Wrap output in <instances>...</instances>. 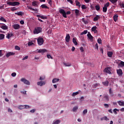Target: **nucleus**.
Listing matches in <instances>:
<instances>
[{
	"label": "nucleus",
	"instance_id": "49",
	"mask_svg": "<svg viewBox=\"0 0 124 124\" xmlns=\"http://www.w3.org/2000/svg\"><path fill=\"white\" fill-rule=\"evenodd\" d=\"M32 5L33 6H37V4H36V2H32Z\"/></svg>",
	"mask_w": 124,
	"mask_h": 124
},
{
	"label": "nucleus",
	"instance_id": "46",
	"mask_svg": "<svg viewBox=\"0 0 124 124\" xmlns=\"http://www.w3.org/2000/svg\"><path fill=\"white\" fill-rule=\"evenodd\" d=\"M81 8L82 9H87V6H86V5H82L81 6Z\"/></svg>",
	"mask_w": 124,
	"mask_h": 124
},
{
	"label": "nucleus",
	"instance_id": "33",
	"mask_svg": "<svg viewBox=\"0 0 124 124\" xmlns=\"http://www.w3.org/2000/svg\"><path fill=\"white\" fill-rule=\"evenodd\" d=\"M79 12H80V11L78 9H76L75 10V14L76 16H79Z\"/></svg>",
	"mask_w": 124,
	"mask_h": 124
},
{
	"label": "nucleus",
	"instance_id": "19",
	"mask_svg": "<svg viewBox=\"0 0 124 124\" xmlns=\"http://www.w3.org/2000/svg\"><path fill=\"white\" fill-rule=\"evenodd\" d=\"M100 18V16L98 15H97L95 17L93 18V21L96 22V21H98V19Z\"/></svg>",
	"mask_w": 124,
	"mask_h": 124
},
{
	"label": "nucleus",
	"instance_id": "7",
	"mask_svg": "<svg viewBox=\"0 0 124 124\" xmlns=\"http://www.w3.org/2000/svg\"><path fill=\"white\" fill-rule=\"evenodd\" d=\"M20 81L23 82L24 84H25V85H31V82L29 80L26 79V78H22L20 79Z\"/></svg>",
	"mask_w": 124,
	"mask_h": 124
},
{
	"label": "nucleus",
	"instance_id": "23",
	"mask_svg": "<svg viewBox=\"0 0 124 124\" xmlns=\"http://www.w3.org/2000/svg\"><path fill=\"white\" fill-rule=\"evenodd\" d=\"M12 36H13V33H8L7 34V35L6 36L7 38H8V39H10L11 37H12Z\"/></svg>",
	"mask_w": 124,
	"mask_h": 124
},
{
	"label": "nucleus",
	"instance_id": "34",
	"mask_svg": "<svg viewBox=\"0 0 124 124\" xmlns=\"http://www.w3.org/2000/svg\"><path fill=\"white\" fill-rule=\"evenodd\" d=\"M63 64H64V65H65V66H71V63L63 62Z\"/></svg>",
	"mask_w": 124,
	"mask_h": 124
},
{
	"label": "nucleus",
	"instance_id": "6",
	"mask_svg": "<svg viewBox=\"0 0 124 124\" xmlns=\"http://www.w3.org/2000/svg\"><path fill=\"white\" fill-rule=\"evenodd\" d=\"M109 5H110V2H108L105 5L104 7L103 8V12L105 13L107 12V7H108Z\"/></svg>",
	"mask_w": 124,
	"mask_h": 124
},
{
	"label": "nucleus",
	"instance_id": "15",
	"mask_svg": "<svg viewBox=\"0 0 124 124\" xmlns=\"http://www.w3.org/2000/svg\"><path fill=\"white\" fill-rule=\"evenodd\" d=\"M38 86H40V87H42L43 85H45V82L44 81H40L37 82Z\"/></svg>",
	"mask_w": 124,
	"mask_h": 124
},
{
	"label": "nucleus",
	"instance_id": "29",
	"mask_svg": "<svg viewBox=\"0 0 124 124\" xmlns=\"http://www.w3.org/2000/svg\"><path fill=\"white\" fill-rule=\"evenodd\" d=\"M95 8L96 10H97V11H99V10H100V6H99V5H96L95 6Z\"/></svg>",
	"mask_w": 124,
	"mask_h": 124
},
{
	"label": "nucleus",
	"instance_id": "43",
	"mask_svg": "<svg viewBox=\"0 0 124 124\" xmlns=\"http://www.w3.org/2000/svg\"><path fill=\"white\" fill-rule=\"evenodd\" d=\"M61 123V121L57 120L53 123V124H59Z\"/></svg>",
	"mask_w": 124,
	"mask_h": 124
},
{
	"label": "nucleus",
	"instance_id": "8",
	"mask_svg": "<svg viewBox=\"0 0 124 124\" xmlns=\"http://www.w3.org/2000/svg\"><path fill=\"white\" fill-rule=\"evenodd\" d=\"M12 27L14 29V30H19L20 27V25L18 24H14L12 26Z\"/></svg>",
	"mask_w": 124,
	"mask_h": 124
},
{
	"label": "nucleus",
	"instance_id": "47",
	"mask_svg": "<svg viewBox=\"0 0 124 124\" xmlns=\"http://www.w3.org/2000/svg\"><path fill=\"white\" fill-rule=\"evenodd\" d=\"M95 49H96L97 50H98V44L96 43L94 46Z\"/></svg>",
	"mask_w": 124,
	"mask_h": 124
},
{
	"label": "nucleus",
	"instance_id": "14",
	"mask_svg": "<svg viewBox=\"0 0 124 124\" xmlns=\"http://www.w3.org/2000/svg\"><path fill=\"white\" fill-rule=\"evenodd\" d=\"M73 43L76 46L78 45V43L77 42V39L76 38V37H74L73 38Z\"/></svg>",
	"mask_w": 124,
	"mask_h": 124
},
{
	"label": "nucleus",
	"instance_id": "11",
	"mask_svg": "<svg viewBox=\"0 0 124 124\" xmlns=\"http://www.w3.org/2000/svg\"><path fill=\"white\" fill-rule=\"evenodd\" d=\"M47 52V49H40L38 51V53H41V54H44Z\"/></svg>",
	"mask_w": 124,
	"mask_h": 124
},
{
	"label": "nucleus",
	"instance_id": "50",
	"mask_svg": "<svg viewBox=\"0 0 124 124\" xmlns=\"http://www.w3.org/2000/svg\"><path fill=\"white\" fill-rule=\"evenodd\" d=\"M28 59H29V56H26L22 59V61H25V60H28Z\"/></svg>",
	"mask_w": 124,
	"mask_h": 124
},
{
	"label": "nucleus",
	"instance_id": "31",
	"mask_svg": "<svg viewBox=\"0 0 124 124\" xmlns=\"http://www.w3.org/2000/svg\"><path fill=\"white\" fill-rule=\"evenodd\" d=\"M16 15H18V16H23V13L21 12H19L15 13Z\"/></svg>",
	"mask_w": 124,
	"mask_h": 124
},
{
	"label": "nucleus",
	"instance_id": "12",
	"mask_svg": "<svg viewBox=\"0 0 124 124\" xmlns=\"http://www.w3.org/2000/svg\"><path fill=\"white\" fill-rule=\"evenodd\" d=\"M14 55H15V53L10 52L6 54V58H9L10 56H14Z\"/></svg>",
	"mask_w": 124,
	"mask_h": 124
},
{
	"label": "nucleus",
	"instance_id": "39",
	"mask_svg": "<svg viewBox=\"0 0 124 124\" xmlns=\"http://www.w3.org/2000/svg\"><path fill=\"white\" fill-rule=\"evenodd\" d=\"M15 50H18V51H20V50H21L20 46H15Z\"/></svg>",
	"mask_w": 124,
	"mask_h": 124
},
{
	"label": "nucleus",
	"instance_id": "41",
	"mask_svg": "<svg viewBox=\"0 0 124 124\" xmlns=\"http://www.w3.org/2000/svg\"><path fill=\"white\" fill-rule=\"evenodd\" d=\"M97 42L99 43V44H101L102 43V40L100 38H99L97 40Z\"/></svg>",
	"mask_w": 124,
	"mask_h": 124
},
{
	"label": "nucleus",
	"instance_id": "22",
	"mask_svg": "<svg viewBox=\"0 0 124 124\" xmlns=\"http://www.w3.org/2000/svg\"><path fill=\"white\" fill-rule=\"evenodd\" d=\"M109 1L114 5H116V4H117V1H118V0H109Z\"/></svg>",
	"mask_w": 124,
	"mask_h": 124
},
{
	"label": "nucleus",
	"instance_id": "10",
	"mask_svg": "<svg viewBox=\"0 0 124 124\" xmlns=\"http://www.w3.org/2000/svg\"><path fill=\"white\" fill-rule=\"evenodd\" d=\"M117 73L119 76H122L123 75V71L121 69L117 70Z\"/></svg>",
	"mask_w": 124,
	"mask_h": 124
},
{
	"label": "nucleus",
	"instance_id": "13",
	"mask_svg": "<svg viewBox=\"0 0 124 124\" xmlns=\"http://www.w3.org/2000/svg\"><path fill=\"white\" fill-rule=\"evenodd\" d=\"M87 36L90 40H93V37L92 35V34H91V33L90 32H88Z\"/></svg>",
	"mask_w": 124,
	"mask_h": 124
},
{
	"label": "nucleus",
	"instance_id": "3",
	"mask_svg": "<svg viewBox=\"0 0 124 124\" xmlns=\"http://www.w3.org/2000/svg\"><path fill=\"white\" fill-rule=\"evenodd\" d=\"M42 31V28L41 27H36L33 31L34 34H38V33H40Z\"/></svg>",
	"mask_w": 124,
	"mask_h": 124
},
{
	"label": "nucleus",
	"instance_id": "36",
	"mask_svg": "<svg viewBox=\"0 0 124 124\" xmlns=\"http://www.w3.org/2000/svg\"><path fill=\"white\" fill-rule=\"evenodd\" d=\"M42 8H44V9H47L48 6H46L45 4H42L41 6Z\"/></svg>",
	"mask_w": 124,
	"mask_h": 124
},
{
	"label": "nucleus",
	"instance_id": "63",
	"mask_svg": "<svg viewBox=\"0 0 124 124\" xmlns=\"http://www.w3.org/2000/svg\"><path fill=\"white\" fill-rule=\"evenodd\" d=\"M48 3L50 5H52V0H48Z\"/></svg>",
	"mask_w": 124,
	"mask_h": 124
},
{
	"label": "nucleus",
	"instance_id": "42",
	"mask_svg": "<svg viewBox=\"0 0 124 124\" xmlns=\"http://www.w3.org/2000/svg\"><path fill=\"white\" fill-rule=\"evenodd\" d=\"M87 113H88V109H85L83 110L82 114L83 115H86V114H87Z\"/></svg>",
	"mask_w": 124,
	"mask_h": 124
},
{
	"label": "nucleus",
	"instance_id": "59",
	"mask_svg": "<svg viewBox=\"0 0 124 124\" xmlns=\"http://www.w3.org/2000/svg\"><path fill=\"white\" fill-rule=\"evenodd\" d=\"M109 94H112L113 93V92H112V89H111V88H110L109 90Z\"/></svg>",
	"mask_w": 124,
	"mask_h": 124
},
{
	"label": "nucleus",
	"instance_id": "16",
	"mask_svg": "<svg viewBox=\"0 0 124 124\" xmlns=\"http://www.w3.org/2000/svg\"><path fill=\"white\" fill-rule=\"evenodd\" d=\"M103 99L105 101H109V96L108 95H106L104 96Z\"/></svg>",
	"mask_w": 124,
	"mask_h": 124
},
{
	"label": "nucleus",
	"instance_id": "35",
	"mask_svg": "<svg viewBox=\"0 0 124 124\" xmlns=\"http://www.w3.org/2000/svg\"><path fill=\"white\" fill-rule=\"evenodd\" d=\"M97 29V27L96 26H93L92 28V31H95Z\"/></svg>",
	"mask_w": 124,
	"mask_h": 124
},
{
	"label": "nucleus",
	"instance_id": "37",
	"mask_svg": "<svg viewBox=\"0 0 124 124\" xmlns=\"http://www.w3.org/2000/svg\"><path fill=\"white\" fill-rule=\"evenodd\" d=\"M75 2L77 6H81V5L80 4V2H79L78 0H76Z\"/></svg>",
	"mask_w": 124,
	"mask_h": 124
},
{
	"label": "nucleus",
	"instance_id": "64",
	"mask_svg": "<svg viewBox=\"0 0 124 124\" xmlns=\"http://www.w3.org/2000/svg\"><path fill=\"white\" fill-rule=\"evenodd\" d=\"M31 113H34L35 112V109H31L30 110Z\"/></svg>",
	"mask_w": 124,
	"mask_h": 124
},
{
	"label": "nucleus",
	"instance_id": "2",
	"mask_svg": "<svg viewBox=\"0 0 124 124\" xmlns=\"http://www.w3.org/2000/svg\"><path fill=\"white\" fill-rule=\"evenodd\" d=\"M7 4L8 5H11V6H16L20 5V2L18 1H15V2L9 1V2H7Z\"/></svg>",
	"mask_w": 124,
	"mask_h": 124
},
{
	"label": "nucleus",
	"instance_id": "60",
	"mask_svg": "<svg viewBox=\"0 0 124 124\" xmlns=\"http://www.w3.org/2000/svg\"><path fill=\"white\" fill-rule=\"evenodd\" d=\"M85 2H86V3H89V2H90V1H91V0H83Z\"/></svg>",
	"mask_w": 124,
	"mask_h": 124
},
{
	"label": "nucleus",
	"instance_id": "26",
	"mask_svg": "<svg viewBox=\"0 0 124 124\" xmlns=\"http://www.w3.org/2000/svg\"><path fill=\"white\" fill-rule=\"evenodd\" d=\"M79 92H80V91H78V92L73 93H72V96H73V97H74L75 96H76L77 94H79Z\"/></svg>",
	"mask_w": 124,
	"mask_h": 124
},
{
	"label": "nucleus",
	"instance_id": "58",
	"mask_svg": "<svg viewBox=\"0 0 124 124\" xmlns=\"http://www.w3.org/2000/svg\"><path fill=\"white\" fill-rule=\"evenodd\" d=\"M79 49L81 52H84V48H83V46H81Z\"/></svg>",
	"mask_w": 124,
	"mask_h": 124
},
{
	"label": "nucleus",
	"instance_id": "53",
	"mask_svg": "<svg viewBox=\"0 0 124 124\" xmlns=\"http://www.w3.org/2000/svg\"><path fill=\"white\" fill-rule=\"evenodd\" d=\"M46 56H47V58L48 59H53V57H52V56H51V55L47 54Z\"/></svg>",
	"mask_w": 124,
	"mask_h": 124
},
{
	"label": "nucleus",
	"instance_id": "44",
	"mask_svg": "<svg viewBox=\"0 0 124 124\" xmlns=\"http://www.w3.org/2000/svg\"><path fill=\"white\" fill-rule=\"evenodd\" d=\"M31 107L30 106L24 105V109H30Z\"/></svg>",
	"mask_w": 124,
	"mask_h": 124
},
{
	"label": "nucleus",
	"instance_id": "20",
	"mask_svg": "<svg viewBox=\"0 0 124 124\" xmlns=\"http://www.w3.org/2000/svg\"><path fill=\"white\" fill-rule=\"evenodd\" d=\"M60 81V79L59 78H53L52 79V83L53 84H55V83H57V82H59Z\"/></svg>",
	"mask_w": 124,
	"mask_h": 124
},
{
	"label": "nucleus",
	"instance_id": "27",
	"mask_svg": "<svg viewBox=\"0 0 124 124\" xmlns=\"http://www.w3.org/2000/svg\"><path fill=\"white\" fill-rule=\"evenodd\" d=\"M73 111L76 112L78 110V106H76L73 108Z\"/></svg>",
	"mask_w": 124,
	"mask_h": 124
},
{
	"label": "nucleus",
	"instance_id": "1",
	"mask_svg": "<svg viewBox=\"0 0 124 124\" xmlns=\"http://www.w3.org/2000/svg\"><path fill=\"white\" fill-rule=\"evenodd\" d=\"M60 14H62V16L64 17V18H67V16L66 15H70L71 14V12L67 11L65 12V11L63 9H60L59 11Z\"/></svg>",
	"mask_w": 124,
	"mask_h": 124
},
{
	"label": "nucleus",
	"instance_id": "30",
	"mask_svg": "<svg viewBox=\"0 0 124 124\" xmlns=\"http://www.w3.org/2000/svg\"><path fill=\"white\" fill-rule=\"evenodd\" d=\"M29 8L30 9V10H32V11H35V12H38V9H35L31 8V7H30Z\"/></svg>",
	"mask_w": 124,
	"mask_h": 124
},
{
	"label": "nucleus",
	"instance_id": "57",
	"mask_svg": "<svg viewBox=\"0 0 124 124\" xmlns=\"http://www.w3.org/2000/svg\"><path fill=\"white\" fill-rule=\"evenodd\" d=\"M11 11H16V10H17L16 8H15V7H14L12 9H11Z\"/></svg>",
	"mask_w": 124,
	"mask_h": 124
},
{
	"label": "nucleus",
	"instance_id": "45",
	"mask_svg": "<svg viewBox=\"0 0 124 124\" xmlns=\"http://www.w3.org/2000/svg\"><path fill=\"white\" fill-rule=\"evenodd\" d=\"M87 33H88V30H85L84 31H83L81 34V35H83V34H87Z\"/></svg>",
	"mask_w": 124,
	"mask_h": 124
},
{
	"label": "nucleus",
	"instance_id": "52",
	"mask_svg": "<svg viewBox=\"0 0 124 124\" xmlns=\"http://www.w3.org/2000/svg\"><path fill=\"white\" fill-rule=\"evenodd\" d=\"M118 111V109L117 108H115L113 109V112L115 115H117V111Z\"/></svg>",
	"mask_w": 124,
	"mask_h": 124
},
{
	"label": "nucleus",
	"instance_id": "56",
	"mask_svg": "<svg viewBox=\"0 0 124 124\" xmlns=\"http://www.w3.org/2000/svg\"><path fill=\"white\" fill-rule=\"evenodd\" d=\"M97 86H98V84L97 83H96L93 86V88L94 89H95L97 87Z\"/></svg>",
	"mask_w": 124,
	"mask_h": 124
},
{
	"label": "nucleus",
	"instance_id": "28",
	"mask_svg": "<svg viewBox=\"0 0 124 124\" xmlns=\"http://www.w3.org/2000/svg\"><path fill=\"white\" fill-rule=\"evenodd\" d=\"M108 56L109 57V58L112 57V56H113V52L111 51L108 52Z\"/></svg>",
	"mask_w": 124,
	"mask_h": 124
},
{
	"label": "nucleus",
	"instance_id": "18",
	"mask_svg": "<svg viewBox=\"0 0 124 124\" xmlns=\"http://www.w3.org/2000/svg\"><path fill=\"white\" fill-rule=\"evenodd\" d=\"M3 25L2 26H1V29H2V30H7L8 29V27H7V26L5 25L4 24H3Z\"/></svg>",
	"mask_w": 124,
	"mask_h": 124
},
{
	"label": "nucleus",
	"instance_id": "51",
	"mask_svg": "<svg viewBox=\"0 0 124 124\" xmlns=\"http://www.w3.org/2000/svg\"><path fill=\"white\" fill-rule=\"evenodd\" d=\"M41 19H43V20H46V19H47V17L41 16Z\"/></svg>",
	"mask_w": 124,
	"mask_h": 124
},
{
	"label": "nucleus",
	"instance_id": "9",
	"mask_svg": "<svg viewBox=\"0 0 124 124\" xmlns=\"http://www.w3.org/2000/svg\"><path fill=\"white\" fill-rule=\"evenodd\" d=\"M65 41L67 43L70 41V35L69 34H67L65 37Z\"/></svg>",
	"mask_w": 124,
	"mask_h": 124
},
{
	"label": "nucleus",
	"instance_id": "40",
	"mask_svg": "<svg viewBox=\"0 0 124 124\" xmlns=\"http://www.w3.org/2000/svg\"><path fill=\"white\" fill-rule=\"evenodd\" d=\"M0 21H2V22H6V20H5V19H4V17H1L0 18Z\"/></svg>",
	"mask_w": 124,
	"mask_h": 124
},
{
	"label": "nucleus",
	"instance_id": "55",
	"mask_svg": "<svg viewBox=\"0 0 124 124\" xmlns=\"http://www.w3.org/2000/svg\"><path fill=\"white\" fill-rule=\"evenodd\" d=\"M11 75H12V77H15L16 75V73H12Z\"/></svg>",
	"mask_w": 124,
	"mask_h": 124
},
{
	"label": "nucleus",
	"instance_id": "61",
	"mask_svg": "<svg viewBox=\"0 0 124 124\" xmlns=\"http://www.w3.org/2000/svg\"><path fill=\"white\" fill-rule=\"evenodd\" d=\"M20 23L21 24V25H24V24H25V22L23 20H21L20 21Z\"/></svg>",
	"mask_w": 124,
	"mask_h": 124
},
{
	"label": "nucleus",
	"instance_id": "4",
	"mask_svg": "<svg viewBox=\"0 0 124 124\" xmlns=\"http://www.w3.org/2000/svg\"><path fill=\"white\" fill-rule=\"evenodd\" d=\"M104 73H107V74L111 75L112 72H111V67H108L104 69Z\"/></svg>",
	"mask_w": 124,
	"mask_h": 124
},
{
	"label": "nucleus",
	"instance_id": "38",
	"mask_svg": "<svg viewBox=\"0 0 124 124\" xmlns=\"http://www.w3.org/2000/svg\"><path fill=\"white\" fill-rule=\"evenodd\" d=\"M4 38V34H0V40H2Z\"/></svg>",
	"mask_w": 124,
	"mask_h": 124
},
{
	"label": "nucleus",
	"instance_id": "48",
	"mask_svg": "<svg viewBox=\"0 0 124 124\" xmlns=\"http://www.w3.org/2000/svg\"><path fill=\"white\" fill-rule=\"evenodd\" d=\"M119 65H121V66H124V62L121 61L120 64H119Z\"/></svg>",
	"mask_w": 124,
	"mask_h": 124
},
{
	"label": "nucleus",
	"instance_id": "54",
	"mask_svg": "<svg viewBox=\"0 0 124 124\" xmlns=\"http://www.w3.org/2000/svg\"><path fill=\"white\" fill-rule=\"evenodd\" d=\"M33 43L31 42H28V46H31V45H33Z\"/></svg>",
	"mask_w": 124,
	"mask_h": 124
},
{
	"label": "nucleus",
	"instance_id": "62",
	"mask_svg": "<svg viewBox=\"0 0 124 124\" xmlns=\"http://www.w3.org/2000/svg\"><path fill=\"white\" fill-rule=\"evenodd\" d=\"M83 23H84L85 25H88V24H89V22H88V21L86 20L83 21Z\"/></svg>",
	"mask_w": 124,
	"mask_h": 124
},
{
	"label": "nucleus",
	"instance_id": "25",
	"mask_svg": "<svg viewBox=\"0 0 124 124\" xmlns=\"http://www.w3.org/2000/svg\"><path fill=\"white\" fill-rule=\"evenodd\" d=\"M118 15H115L113 16V20L114 21V22H116V21H118Z\"/></svg>",
	"mask_w": 124,
	"mask_h": 124
},
{
	"label": "nucleus",
	"instance_id": "5",
	"mask_svg": "<svg viewBox=\"0 0 124 124\" xmlns=\"http://www.w3.org/2000/svg\"><path fill=\"white\" fill-rule=\"evenodd\" d=\"M37 43L39 46H41V45H43L44 43V40L43 38H41V37H39L37 39Z\"/></svg>",
	"mask_w": 124,
	"mask_h": 124
},
{
	"label": "nucleus",
	"instance_id": "24",
	"mask_svg": "<svg viewBox=\"0 0 124 124\" xmlns=\"http://www.w3.org/2000/svg\"><path fill=\"white\" fill-rule=\"evenodd\" d=\"M117 103H118L120 106H124V101H119L117 102Z\"/></svg>",
	"mask_w": 124,
	"mask_h": 124
},
{
	"label": "nucleus",
	"instance_id": "21",
	"mask_svg": "<svg viewBox=\"0 0 124 124\" xmlns=\"http://www.w3.org/2000/svg\"><path fill=\"white\" fill-rule=\"evenodd\" d=\"M103 85L104 86H109V81L106 80L102 82Z\"/></svg>",
	"mask_w": 124,
	"mask_h": 124
},
{
	"label": "nucleus",
	"instance_id": "32",
	"mask_svg": "<svg viewBox=\"0 0 124 124\" xmlns=\"http://www.w3.org/2000/svg\"><path fill=\"white\" fill-rule=\"evenodd\" d=\"M18 108L19 110H22V109H25V106L24 105H20L18 107Z\"/></svg>",
	"mask_w": 124,
	"mask_h": 124
},
{
	"label": "nucleus",
	"instance_id": "17",
	"mask_svg": "<svg viewBox=\"0 0 124 124\" xmlns=\"http://www.w3.org/2000/svg\"><path fill=\"white\" fill-rule=\"evenodd\" d=\"M101 121H106L107 122L109 121V119L107 118L106 116H104L102 118H101Z\"/></svg>",
	"mask_w": 124,
	"mask_h": 124
}]
</instances>
